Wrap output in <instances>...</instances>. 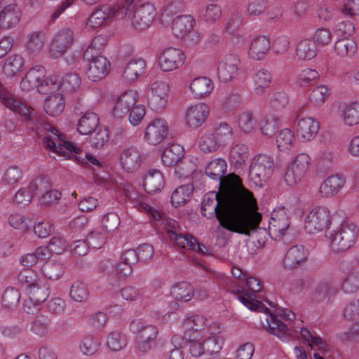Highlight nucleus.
Instances as JSON below:
<instances>
[{
	"instance_id": "1",
	"label": "nucleus",
	"mask_w": 359,
	"mask_h": 359,
	"mask_svg": "<svg viewBox=\"0 0 359 359\" xmlns=\"http://www.w3.org/2000/svg\"><path fill=\"white\" fill-rule=\"evenodd\" d=\"M219 194L205 195L201 206L203 216L215 214L219 226L229 231L250 236L262 219L261 213L251 208L253 194L241 187V190H222Z\"/></svg>"
},
{
	"instance_id": "2",
	"label": "nucleus",
	"mask_w": 359,
	"mask_h": 359,
	"mask_svg": "<svg viewBox=\"0 0 359 359\" xmlns=\"http://www.w3.org/2000/svg\"><path fill=\"white\" fill-rule=\"evenodd\" d=\"M19 115L22 118L25 125L36 130L39 137L42 140L46 149L67 158H71L72 153L79 154L80 148L73 142L66 141L62 138V135L59 133L57 129L48 123H46L39 118L34 109L27 104L20 106Z\"/></svg>"
},
{
	"instance_id": "3",
	"label": "nucleus",
	"mask_w": 359,
	"mask_h": 359,
	"mask_svg": "<svg viewBox=\"0 0 359 359\" xmlns=\"http://www.w3.org/2000/svg\"><path fill=\"white\" fill-rule=\"evenodd\" d=\"M233 292L237 294L241 302L251 311H264L269 314L270 320L267 319L269 327L266 330L270 334L277 336L282 341H287L293 334V331L287 327L277 316L272 314L269 308L266 307L262 302L256 300L255 295L247 292L243 287H239Z\"/></svg>"
},
{
	"instance_id": "4",
	"label": "nucleus",
	"mask_w": 359,
	"mask_h": 359,
	"mask_svg": "<svg viewBox=\"0 0 359 359\" xmlns=\"http://www.w3.org/2000/svg\"><path fill=\"white\" fill-rule=\"evenodd\" d=\"M133 0H125L121 4H117L111 7L104 4L95 8L88 18L89 27L96 28L102 26L105 22H110L115 18L126 19L128 11L133 7Z\"/></svg>"
},
{
	"instance_id": "5",
	"label": "nucleus",
	"mask_w": 359,
	"mask_h": 359,
	"mask_svg": "<svg viewBox=\"0 0 359 359\" xmlns=\"http://www.w3.org/2000/svg\"><path fill=\"white\" fill-rule=\"evenodd\" d=\"M227 164L223 158H216L207 165L205 174L212 180H219L222 190H241V179L234 173L224 175L226 172Z\"/></svg>"
},
{
	"instance_id": "6",
	"label": "nucleus",
	"mask_w": 359,
	"mask_h": 359,
	"mask_svg": "<svg viewBox=\"0 0 359 359\" xmlns=\"http://www.w3.org/2000/svg\"><path fill=\"white\" fill-rule=\"evenodd\" d=\"M358 229L353 223L343 222L331 234V248L335 252H345L353 247L358 236Z\"/></svg>"
},
{
	"instance_id": "7",
	"label": "nucleus",
	"mask_w": 359,
	"mask_h": 359,
	"mask_svg": "<svg viewBox=\"0 0 359 359\" xmlns=\"http://www.w3.org/2000/svg\"><path fill=\"white\" fill-rule=\"evenodd\" d=\"M133 7L127 13L126 18L130 20L133 27L137 30H144L148 28L154 22L156 17V8L150 3L137 6L135 0L132 1Z\"/></svg>"
},
{
	"instance_id": "8",
	"label": "nucleus",
	"mask_w": 359,
	"mask_h": 359,
	"mask_svg": "<svg viewBox=\"0 0 359 359\" xmlns=\"http://www.w3.org/2000/svg\"><path fill=\"white\" fill-rule=\"evenodd\" d=\"M274 168L273 159L266 155L260 154L256 156L249 168V177L258 187H263L272 175Z\"/></svg>"
},
{
	"instance_id": "9",
	"label": "nucleus",
	"mask_w": 359,
	"mask_h": 359,
	"mask_svg": "<svg viewBox=\"0 0 359 359\" xmlns=\"http://www.w3.org/2000/svg\"><path fill=\"white\" fill-rule=\"evenodd\" d=\"M331 216L329 210L325 207H317L309 212L305 220L306 232L312 234L328 229L331 224Z\"/></svg>"
},
{
	"instance_id": "10",
	"label": "nucleus",
	"mask_w": 359,
	"mask_h": 359,
	"mask_svg": "<svg viewBox=\"0 0 359 359\" xmlns=\"http://www.w3.org/2000/svg\"><path fill=\"white\" fill-rule=\"evenodd\" d=\"M50 286L46 279L41 278L27 290L29 300L25 301L24 310L27 313H34L39 309L36 305L45 302L50 294Z\"/></svg>"
},
{
	"instance_id": "11",
	"label": "nucleus",
	"mask_w": 359,
	"mask_h": 359,
	"mask_svg": "<svg viewBox=\"0 0 359 359\" xmlns=\"http://www.w3.org/2000/svg\"><path fill=\"white\" fill-rule=\"evenodd\" d=\"M311 158L306 154H298L287 167L285 175V181L288 186H294L307 172Z\"/></svg>"
},
{
	"instance_id": "12",
	"label": "nucleus",
	"mask_w": 359,
	"mask_h": 359,
	"mask_svg": "<svg viewBox=\"0 0 359 359\" xmlns=\"http://www.w3.org/2000/svg\"><path fill=\"white\" fill-rule=\"evenodd\" d=\"M185 59L182 50L172 47L167 48L159 56V67L164 72H170L181 67Z\"/></svg>"
},
{
	"instance_id": "13",
	"label": "nucleus",
	"mask_w": 359,
	"mask_h": 359,
	"mask_svg": "<svg viewBox=\"0 0 359 359\" xmlns=\"http://www.w3.org/2000/svg\"><path fill=\"white\" fill-rule=\"evenodd\" d=\"M73 43V31L69 29L60 30L53 38L50 46V55L58 58L63 55Z\"/></svg>"
},
{
	"instance_id": "14",
	"label": "nucleus",
	"mask_w": 359,
	"mask_h": 359,
	"mask_svg": "<svg viewBox=\"0 0 359 359\" xmlns=\"http://www.w3.org/2000/svg\"><path fill=\"white\" fill-rule=\"evenodd\" d=\"M100 269L108 275V281L112 285H117L121 278H125L132 273V266L121 260L114 266L108 262H101Z\"/></svg>"
},
{
	"instance_id": "15",
	"label": "nucleus",
	"mask_w": 359,
	"mask_h": 359,
	"mask_svg": "<svg viewBox=\"0 0 359 359\" xmlns=\"http://www.w3.org/2000/svg\"><path fill=\"white\" fill-rule=\"evenodd\" d=\"M167 122L162 118H156L146 128L144 138L149 144L161 143L168 135Z\"/></svg>"
},
{
	"instance_id": "16",
	"label": "nucleus",
	"mask_w": 359,
	"mask_h": 359,
	"mask_svg": "<svg viewBox=\"0 0 359 359\" xmlns=\"http://www.w3.org/2000/svg\"><path fill=\"white\" fill-rule=\"evenodd\" d=\"M209 107L204 103L191 106L187 111L186 123L191 128H198L206 121L209 115Z\"/></svg>"
},
{
	"instance_id": "17",
	"label": "nucleus",
	"mask_w": 359,
	"mask_h": 359,
	"mask_svg": "<svg viewBox=\"0 0 359 359\" xmlns=\"http://www.w3.org/2000/svg\"><path fill=\"white\" fill-rule=\"evenodd\" d=\"M309 252L302 245L291 247L287 252L283 259V266L285 269L292 270L299 267L308 258Z\"/></svg>"
},
{
	"instance_id": "18",
	"label": "nucleus",
	"mask_w": 359,
	"mask_h": 359,
	"mask_svg": "<svg viewBox=\"0 0 359 359\" xmlns=\"http://www.w3.org/2000/svg\"><path fill=\"white\" fill-rule=\"evenodd\" d=\"M111 64L107 57L100 55L88 64L86 74L90 80L97 81L107 76Z\"/></svg>"
},
{
	"instance_id": "19",
	"label": "nucleus",
	"mask_w": 359,
	"mask_h": 359,
	"mask_svg": "<svg viewBox=\"0 0 359 359\" xmlns=\"http://www.w3.org/2000/svg\"><path fill=\"white\" fill-rule=\"evenodd\" d=\"M120 162L124 170L133 172L139 169L142 158L140 151L135 147L124 149L120 156Z\"/></svg>"
},
{
	"instance_id": "20",
	"label": "nucleus",
	"mask_w": 359,
	"mask_h": 359,
	"mask_svg": "<svg viewBox=\"0 0 359 359\" xmlns=\"http://www.w3.org/2000/svg\"><path fill=\"white\" fill-rule=\"evenodd\" d=\"M46 69L42 66H36L31 68L20 82V87L23 90L29 91L39 88L42 79L45 77Z\"/></svg>"
},
{
	"instance_id": "21",
	"label": "nucleus",
	"mask_w": 359,
	"mask_h": 359,
	"mask_svg": "<svg viewBox=\"0 0 359 359\" xmlns=\"http://www.w3.org/2000/svg\"><path fill=\"white\" fill-rule=\"evenodd\" d=\"M136 102L137 95L134 91L129 90L122 93L114 105V116L119 118L125 116Z\"/></svg>"
},
{
	"instance_id": "22",
	"label": "nucleus",
	"mask_w": 359,
	"mask_h": 359,
	"mask_svg": "<svg viewBox=\"0 0 359 359\" xmlns=\"http://www.w3.org/2000/svg\"><path fill=\"white\" fill-rule=\"evenodd\" d=\"M21 11L16 4H9L0 12V27L9 29L15 27L20 20Z\"/></svg>"
},
{
	"instance_id": "23",
	"label": "nucleus",
	"mask_w": 359,
	"mask_h": 359,
	"mask_svg": "<svg viewBox=\"0 0 359 359\" xmlns=\"http://www.w3.org/2000/svg\"><path fill=\"white\" fill-rule=\"evenodd\" d=\"M319 123L315 119L307 117L299 119L297 126V134L305 141H311L317 135Z\"/></svg>"
},
{
	"instance_id": "24",
	"label": "nucleus",
	"mask_w": 359,
	"mask_h": 359,
	"mask_svg": "<svg viewBox=\"0 0 359 359\" xmlns=\"http://www.w3.org/2000/svg\"><path fill=\"white\" fill-rule=\"evenodd\" d=\"M238 60L233 55H229L221 62L217 68V75L221 81L228 82L231 80L238 72Z\"/></svg>"
},
{
	"instance_id": "25",
	"label": "nucleus",
	"mask_w": 359,
	"mask_h": 359,
	"mask_svg": "<svg viewBox=\"0 0 359 359\" xmlns=\"http://www.w3.org/2000/svg\"><path fill=\"white\" fill-rule=\"evenodd\" d=\"M144 187L149 194H154L161 191L164 186V178L158 170H149L144 177Z\"/></svg>"
},
{
	"instance_id": "26",
	"label": "nucleus",
	"mask_w": 359,
	"mask_h": 359,
	"mask_svg": "<svg viewBox=\"0 0 359 359\" xmlns=\"http://www.w3.org/2000/svg\"><path fill=\"white\" fill-rule=\"evenodd\" d=\"M344 184L345 179L342 175H331L321 184L319 191L323 196H332L339 192Z\"/></svg>"
},
{
	"instance_id": "27",
	"label": "nucleus",
	"mask_w": 359,
	"mask_h": 359,
	"mask_svg": "<svg viewBox=\"0 0 359 359\" xmlns=\"http://www.w3.org/2000/svg\"><path fill=\"white\" fill-rule=\"evenodd\" d=\"M184 157V149L178 144H172L167 147L161 156L163 165L165 166H174Z\"/></svg>"
},
{
	"instance_id": "28",
	"label": "nucleus",
	"mask_w": 359,
	"mask_h": 359,
	"mask_svg": "<svg viewBox=\"0 0 359 359\" xmlns=\"http://www.w3.org/2000/svg\"><path fill=\"white\" fill-rule=\"evenodd\" d=\"M270 47L269 39L265 36H259L252 41L249 55L255 60H262L269 50Z\"/></svg>"
},
{
	"instance_id": "29",
	"label": "nucleus",
	"mask_w": 359,
	"mask_h": 359,
	"mask_svg": "<svg viewBox=\"0 0 359 359\" xmlns=\"http://www.w3.org/2000/svg\"><path fill=\"white\" fill-rule=\"evenodd\" d=\"M194 19L191 15H180L175 18L172 24V32L177 38L185 36L194 27Z\"/></svg>"
},
{
	"instance_id": "30",
	"label": "nucleus",
	"mask_w": 359,
	"mask_h": 359,
	"mask_svg": "<svg viewBox=\"0 0 359 359\" xmlns=\"http://www.w3.org/2000/svg\"><path fill=\"white\" fill-rule=\"evenodd\" d=\"M63 95L60 93L50 95L45 100L43 109L51 116H57L65 109Z\"/></svg>"
},
{
	"instance_id": "31",
	"label": "nucleus",
	"mask_w": 359,
	"mask_h": 359,
	"mask_svg": "<svg viewBox=\"0 0 359 359\" xmlns=\"http://www.w3.org/2000/svg\"><path fill=\"white\" fill-rule=\"evenodd\" d=\"M193 191L194 186L189 183L177 187L170 197L172 206L178 208L185 205L190 200Z\"/></svg>"
},
{
	"instance_id": "32",
	"label": "nucleus",
	"mask_w": 359,
	"mask_h": 359,
	"mask_svg": "<svg viewBox=\"0 0 359 359\" xmlns=\"http://www.w3.org/2000/svg\"><path fill=\"white\" fill-rule=\"evenodd\" d=\"M98 124V116L93 112H86L79 120L77 130L81 135H88L95 131Z\"/></svg>"
},
{
	"instance_id": "33",
	"label": "nucleus",
	"mask_w": 359,
	"mask_h": 359,
	"mask_svg": "<svg viewBox=\"0 0 359 359\" xmlns=\"http://www.w3.org/2000/svg\"><path fill=\"white\" fill-rule=\"evenodd\" d=\"M145 67L146 62L143 59H133L127 64L123 76L127 82H132L144 73Z\"/></svg>"
},
{
	"instance_id": "34",
	"label": "nucleus",
	"mask_w": 359,
	"mask_h": 359,
	"mask_svg": "<svg viewBox=\"0 0 359 359\" xmlns=\"http://www.w3.org/2000/svg\"><path fill=\"white\" fill-rule=\"evenodd\" d=\"M190 90L195 97H202L209 95L213 90L212 81L207 77H198L192 81Z\"/></svg>"
},
{
	"instance_id": "35",
	"label": "nucleus",
	"mask_w": 359,
	"mask_h": 359,
	"mask_svg": "<svg viewBox=\"0 0 359 359\" xmlns=\"http://www.w3.org/2000/svg\"><path fill=\"white\" fill-rule=\"evenodd\" d=\"M337 287L330 280H322L318 283L315 289L313 299L318 302L323 301L328 297V299L337 293Z\"/></svg>"
},
{
	"instance_id": "36",
	"label": "nucleus",
	"mask_w": 359,
	"mask_h": 359,
	"mask_svg": "<svg viewBox=\"0 0 359 359\" xmlns=\"http://www.w3.org/2000/svg\"><path fill=\"white\" fill-rule=\"evenodd\" d=\"M44 35L42 32H33L27 36V51L29 55L35 56L43 49Z\"/></svg>"
},
{
	"instance_id": "37",
	"label": "nucleus",
	"mask_w": 359,
	"mask_h": 359,
	"mask_svg": "<svg viewBox=\"0 0 359 359\" xmlns=\"http://www.w3.org/2000/svg\"><path fill=\"white\" fill-rule=\"evenodd\" d=\"M296 52L300 59L310 60L317 55V45L313 41L305 39L298 44Z\"/></svg>"
},
{
	"instance_id": "38",
	"label": "nucleus",
	"mask_w": 359,
	"mask_h": 359,
	"mask_svg": "<svg viewBox=\"0 0 359 359\" xmlns=\"http://www.w3.org/2000/svg\"><path fill=\"white\" fill-rule=\"evenodd\" d=\"M171 294L177 300L188 302L194 296V289L189 283L182 282L172 287Z\"/></svg>"
},
{
	"instance_id": "39",
	"label": "nucleus",
	"mask_w": 359,
	"mask_h": 359,
	"mask_svg": "<svg viewBox=\"0 0 359 359\" xmlns=\"http://www.w3.org/2000/svg\"><path fill=\"white\" fill-rule=\"evenodd\" d=\"M81 83L79 74L75 73L67 74L62 79L59 78V90L62 89L63 92H72L78 89Z\"/></svg>"
},
{
	"instance_id": "40",
	"label": "nucleus",
	"mask_w": 359,
	"mask_h": 359,
	"mask_svg": "<svg viewBox=\"0 0 359 359\" xmlns=\"http://www.w3.org/2000/svg\"><path fill=\"white\" fill-rule=\"evenodd\" d=\"M20 299L19 290L13 287H8L4 292L1 297V303L4 308L13 309L16 308Z\"/></svg>"
},
{
	"instance_id": "41",
	"label": "nucleus",
	"mask_w": 359,
	"mask_h": 359,
	"mask_svg": "<svg viewBox=\"0 0 359 359\" xmlns=\"http://www.w3.org/2000/svg\"><path fill=\"white\" fill-rule=\"evenodd\" d=\"M41 270L45 278L50 280H58L65 273L63 264L57 262H46Z\"/></svg>"
},
{
	"instance_id": "42",
	"label": "nucleus",
	"mask_w": 359,
	"mask_h": 359,
	"mask_svg": "<svg viewBox=\"0 0 359 359\" xmlns=\"http://www.w3.org/2000/svg\"><path fill=\"white\" fill-rule=\"evenodd\" d=\"M184 337L187 339L186 346L193 357H199L205 353L204 344L199 341L198 336H192L189 332H184Z\"/></svg>"
},
{
	"instance_id": "43",
	"label": "nucleus",
	"mask_w": 359,
	"mask_h": 359,
	"mask_svg": "<svg viewBox=\"0 0 359 359\" xmlns=\"http://www.w3.org/2000/svg\"><path fill=\"white\" fill-rule=\"evenodd\" d=\"M184 325L187 327L185 332H189L192 336L200 337L199 332L204 328L205 320L201 316L194 315L187 318L184 321Z\"/></svg>"
},
{
	"instance_id": "44",
	"label": "nucleus",
	"mask_w": 359,
	"mask_h": 359,
	"mask_svg": "<svg viewBox=\"0 0 359 359\" xmlns=\"http://www.w3.org/2000/svg\"><path fill=\"white\" fill-rule=\"evenodd\" d=\"M174 166L175 167L174 175L179 179L189 177L196 170L194 163L185 157Z\"/></svg>"
},
{
	"instance_id": "45",
	"label": "nucleus",
	"mask_w": 359,
	"mask_h": 359,
	"mask_svg": "<svg viewBox=\"0 0 359 359\" xmlns=\"http://www.w3.org/2000/svg\"><path fill=\"white\" fill-rule=\"evenodd\" d=\"M50 188V179L47 176L41 175L31 182L29 189L33 198L34 196L42 195Z\"/></svg>"
},
{
	"instance_id": "46",
	"label": "nucleus",
	"mask_w": 359,
	"mask_h": 359,
	"mask_svg": "<svg viewBox=\"0 0 359 359\" xmlns=\"http://www.w3.org/2000/svg\"><path fill=\"white\" fill-rule=\"evenodd\" d=\"M59 76L52 75L45 79H42L38 88V92L43 95H52L59 90Z\"/></svg>"
},
{
	"instance_id": "47",
	"label": "nucleus",
	"mask_w": 359,
	"mask_h": 359,
	"mask_svg": "<svg viewBox=\"0 0 359 359\" xmlns=\"http://www.w3.org/2000/svg\"><path fill=\"white\" fill-rule=\"evenodd\" d=\"M343 113L346 125L352 126L359 123V102H355L346 105Z\"/></svg>"
},
{
	"instance_id": "48",
	"label": "nucleus",
	"mask_w": 359,
	"mask_h": 359,
	"mask_svg": "<svg viewBox=\"0 0 359 359\" xmlns=\"http://www.w3.org/2000/svg\"><path fill=\"white\" fill-rule=\"evenodd\" d=\"M254 81L256 86V93L262 94L264 92V89L268 88L271 83V73L267 69H262L255 74Z\"/></svg>"
},
{
	"instance_id": "49",
	"label": "nucleus",
	"mask_w": 359,
	"mask_h": 359,
	"mask_svg": "<svg viewBox=\"0 0 359 359\" xmlns=\"http://www.w3.org/2000/svg\"><path fill=\"white\" fill-rule=\"evenodd\" d=\"M271 219L273 222V226L282 234H284L285 231L289 228L290 218L287 215L285 208L279 211H273L271 213Z\"/></svg>"
},
{
	"instance_id": "50",
	"label": "nucleus",
	"mask_w": 359,
	"mask_h": 359,
	"mask_svg": "<svg viewBox=\"0 0 359 359\" xmlns=\"http://www.w3.org/2000/svg\"><path fill=\"white\" fill-rule=\"evenodd\" d=\"M126 344V337L120 332L113 331L107 337V345L113 351L121 350Z\"/></svg>"
},
{
	"instance_id": "51",
	"label": "nucleus",
	"mask_w": 359,
	"mask_h": 359,
	"mask_svg": "<svg viewBox=\"0 0 359 359\" xmlns=\"http://www.w3.org/2000/svg\"><path fill=\"white\" fill-rule=\"evenodd\" d=\"M23 66L22 57L19 55L8 57L4 65V71L8 76H14L19 72Z\"/></svg>"
},
{
	"instance_id": "52",
	"label": "nucleus",
	"mask_w": 359,
	"mask_h": 359,
	"mask_svg": "<svg viewBox=\"0 0 359 359\" xmlns=\"http://www.w3.org/2000/svg\"><path fill=\"white\" fill-rule=\"evenodd\" d=\"M294 139V135L290 129L281 130L276 137L278 148L283 151L290 150L293 145Z\"/></svg>"
},
{
	"instance_id": "53",
	"label": "nucleus",
	"mask_w": 359,
	"mask_h": 359,
	"mask_svg": "<svg viewBox=\"0 0 359 359\" xmlns=\"http://www.w3.org/2000/svg\"><path fill=\"white\" fill-rule=\"evenodd\" d=\"M41 278L38 277L36 273L30 268H25L20 272L18 276V280L22 286H25L27 291L32 285H34Z\"/></svg>"
},
{
	"instance_id": "54",
	"label": "nucleus",
	"mask_w": 359,
	"mask_h": 359,
	"mask_svg": "<svg viewBox=\"0 0 359 359\" xmlns=\"http://www.w3.org/2000/svg\"><path fill=\"white\" fill-rule=\"evenodd\" d=\"M88 291L84 283L75 281L73 283L69 295L71 298L78 302L86 301L88 297Z\"/></svg>"
},
{
	"instance_id": "55",
	"label": "nucleus",
	"mask_w": 359,
	"mask_h": 359,
	"mask_svg": "<svg viewBox=\"0 0 359 359\" xmlns=\"http://www.w3.org/2000/svg\"><path fill=\"white\" fill-rule=\"evenodd\" d=\"M221 146L225 145L231 140L232 128L226 123H221L213 134Z\"/></svg>"
},
{
	"instance_id": "56",
	"label": "nucleus",
	"mask_w": 359,
	"mask_h": 359,
	"mask_svg": "<svg viewBox=\"0 0 359 359\" xmlns=\"http://www.w3.org/2000/svg\"><path fill=\"white\" fill-rule=\"evenodd\" d=\"M248 149L246 145L238 144L234 146L231 151V158L236 165H242L248 158Z\"/></svg>"
},
{
	"instance_id": "57",
	"label": "nucleus",
	"mask_w": 359,
	"mask_h": 359,
	"mask_svg": "<svg viewBox=\"0 0 359 359\" xmlns=\"http://www.w3.org/2000/svg\"><path fill=\"white\" fill-rule=\"evenodd\" d=\"M199 147L204 152H213L217 151L221 145L213 134H208L201 136Z\"/></svg>"
},
{
	"instance_id": "58",
	"label": "nucleus",
	"mask_w": 359,
	"mask_h": 359,
	"mask_svg": "<svg viewBox=\"0 0 359 359\" xmlns=\"http://www.w3.org/2000/svg\"><path fill=\"white\" fill-rule=\"evenodd\" d=\"M330 96L328 88L325 86L315 88L310 93L309 100L316 106L323 104Z\"/></svg>"
},
{
	"instance_id": "59",
	"label": "nucleus",
	"mask_w": 359,
	"mask_h": 359,
	"mask_svg": "<svg viewBox=\"0 0 359 359\" xmlns=\"http://www.w3.org/2000/svg\"><path fill=\"white\" fill-rule=\"evenodd\" d=\"M205 352L209 354L217 353L222 348L223 338L220 335H212L207 338L204 341Z\"/></svg>"
},
{
	"instance_id": "60",
	"label": "nucleus",
	"mask_w": 359,
	"mask_h": 359,
	"mask_svg": "<svg viewBox=\"0 0 359 359\" xmlns=\"http://www.w3.org/2000/svg\"><path fill=\"white\" fill-rule=\"evenodd\" d=\"M49 320L45 316H37L32 322L31 330L39 336H43L48 332Z\"/></svg>"
},
{
	"instance_id": "61",
	"label": "nucleus",
	"mask_w": 359,
	"mask_h": 359,
	"mask_svg": "<svg viewBox=\"0 0 359 359\" xmlns=\"http://www.w3.org/2000/svg\"><path fill=\"white\" fill-rule=\"evenodd\" d=\"M319 76L318 72L314 69L306 68L302 70L297 76V83L300 86L304 87L311 86V83Z\"/></svg>"
},
{
	"instance_id": "62",
	"label": "nucleus",
	"mask_w": 359,
	"mask_h": 359,
	"mask_svg": "<svg viewBox=\"0 0 359 359\" xmlns=\"http://www.w3.org/2000/svg\"><path fill=\"white\" fill-rule=\"evenodd\" d=\"M100 344L93 336H86L80 345V349L83 354L92 355L97 352Z\"/></svg>"
},
{
	"instance_id": "63",
	"label": "nucleus",
	"mask_w": 359,
	"mask_h": 359,
	"mask_svg": "<svg viewBox=\"0 0 359 359\" xmlns=\"http://www.w3.org/2000/svg\"><path fill=\"white\" fill-rule=\"evenodd\" d=\"M86 241L90 248L99 249L106 243V236L102 233L95 230L87 235Z\"/></svg>"
},
{
	"instance_id": "64",
	"label": "nucleus",
	"mask_w": 359,
	"mask_h": 359,
	"mask_svg": "<svg viewBox=\"0 0 359 359\" xmlns=\"http://www.w3.org/2000/svg\"><path fill=\"white\" fill-rule=\"evenodd\" d=\"M288 103V96L283 91H278L273 93L270 101L271 107L277 111L284 109Z\"/></svg>"
}]
</instances>
